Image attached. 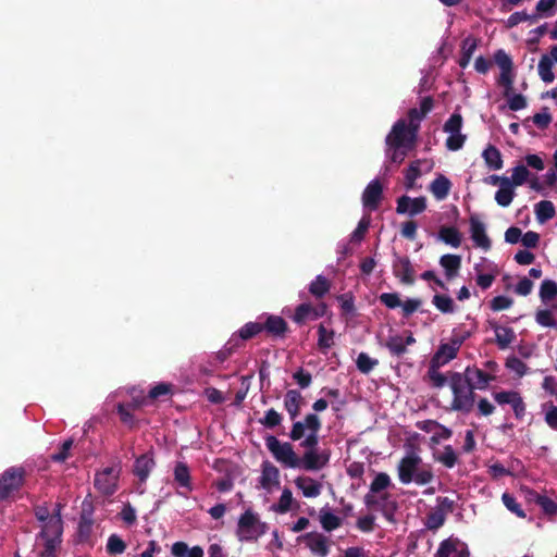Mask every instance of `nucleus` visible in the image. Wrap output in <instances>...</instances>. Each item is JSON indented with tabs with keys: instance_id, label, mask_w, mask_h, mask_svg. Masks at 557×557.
I'll return each instance as SVG.
<instances>
[{
	"instance_id": "nucleus-36",
	"label": "nucleus",
	"mask_w": 557,
	"mask_h": 557,
	"mask_svg": "<svg viewBox=\"0 0 557 557\" xmlns=\"http://www.w3.org/2000/svg\"><path fill=\"white\" fill-rule=\"evenodd\" d=\"M330 282L323 275H318L309 285V292L315 298H323L330 290Z\"/></svg>"
},
{
	"instance_id": "nucleus-53",
	"label": "nucleus",
	"mask_w": 557,
	"mask_h": 557,
	"mask_svg": "<svg viewBox=\"0 0 557 557\" xmlns=\"http://www.w3.org/2000/svg\"><path fill=\"white\" fill-rule=\"evenodd\" d=\"M446 521V518L443 516V513L436 511L435 509H433L432 511H430L428 515H426V521H425V527L429 529V530H437L440 529L442 525H444Z\"/></svg>"
},
{
	"instance_id": "nucleus-20",
	"label": "nucleus",
	"mask_w": 557,
	"mask_h": 557,
	"mask_svg": "<svg viewBox=\"0 0 557 557\" xmlns=\"http://www.w3.org/2000/svg\"><path fill=\"white\" fill-rule=\"evenodd\" d=\"M154 466L156 462L152 454H143L136 458L133 472L138 478L140 483H145Z\"/></svg>"
},
{
	"instance_id": "nucleus-31",
	"label": "nucleus",
	"mask_w": 557,
	"mask_h": 557,
	"mask_svg": "<svg viewBox=\"0 0 557 557\" xmlns=\"http://www.w3.org/2000/svg\"><path fill=\"white\" fill-rule=\"evenodd\" d=\"M485 164L491 170H500L503 168V157L498 148L488 145L482 152Z\"/></svg>"
},
{
	"instance_id": "nucleus-14",
	"label": "nucleus",
	"mask_w": 557,
	"mask_h": 557,
	"mask_svg": "<svg viewBox=\"0 0 557 557\" xmlns=\"http://www.w3.org/2000/svg\"><path fill=\"white\" fill-rule=\"evenodd\" d=\"M174 483L177 485V494L187 497L194 487L191 484V475L188 466L183 461H177L173 471Z\"/></svg>"
},
{
	"instance_id": "nucleus-40",
	"label": "nucleus",
	"mask_w": 557,
	"mask_h": 557,
	"mask_svg": "<svg viewBox=\"0 0 557 557\" xmlns=\"http://www.w3.org/2000/svg\"><path fill=\"white\" fill-rule=\"evenodd\" d=\"M320 523L325 531L331 532L342 525V519L331 511L322 509L320 511Z\"/></svg>"
},
{
	"instance_id": "nucleus-15",
	"label": "nucleus",
	"mask_w": 557,
	"mask_h": 557,
	"mask_svg": "<svg viewBox=\"0 0 557 557\" xmlns=\"http://www.w3.org/2000/svg\"><path fill=\"white\" fill-rule=\"evenodd\" d=\"M321 425V420L315 413H308L302 421L294 422L288 436L292 441H299L304 437L306 430L320 431Z\"/></svg>"
},
{
	"instance_id": "nucleus-3",
	"label": "nucleus",
	"mask_w": 557,
	"mask_h": 557,
	"mask_svg": "<svg viewBox=\"0 0 557 557\" xmlns=\"http://www.w3.org/2000/svg\"><path fill=\"white\" fill-rule=\"evenodd\" d=\"M269 530L267 522L251 508L246 509L237 522L236 535L240 542H257Z\"/></svg>"
},
{
	"instance_id": "nucleus-6",
	"label": "nucleus",
	"mask_w": 557,
	"mask_h": 557,
	"mask_svg": "<svg viewBox=\"0 0 557 557\" xmlns=\"http://www.w3.org/2000/svg\"><path fill=\"white\" fill-rule=\"evenodd\" d=\"M26 471L23 467H10L0 475V500L8 499L18 492L25 483Z\"/></svg>"
},
{
	"instance_id": "nucleus-51",
	"label": "nucleus",
	"mask_w": 557,
	"mask_h": 557,
	"mask_svg": "<svg viewBox=\"0 0 557 557\" xmlns=\"http://www.w3.org/2000/svg\"><path fill=\"white\" fill-rule=\"evenodd\" d=\"M506 368L515 372L519 377L527 374V364L516 356H510L506 359Z\"/></svg>"
},
{
	"instance_id": "nucleus-30",
	"label": "nucleus",
	"mask_w": 557,
	"mask_h": 557,
	"mask_svg": "<svg viewBox=\"0 0 557 557\" xmlns=\"http://www.w3.org/2000/svg\"><path fill=\"white\" fill-rule=\"evenodd\" d=\"M440 264L444 268L448 280L455 277L461 267V257L458 255H444L440 259Z\"/></svg>"
},
{
	"instance_id": "nucleus-16",
	"label": "nucleus",
	"mask_w": 557,
	"mask_h": 557,
	"mask_svg": "<svg viewBox=\"0 0 557 557\" xmlns=\"http://www.w3.org/2000/svg\"><path fill=\"white\" fill-rule=\"evenodd\" d=\"M463 375L473 385L472 387L480 391L486 389L490 383L496 380V375L487 373L475 366H468L463 371Z\"/></svg>"
},
{
	"instance_id": "nucleus-26",
	"label": "nucleus",
	"mask_w": 557,
	"mask_h": 557,
	"mask_svg": "<svg viewBox=\"0 0 557 557\" xmlns=\"http://www.w3.org/2000/svg\"><path fill=\"white\" fill-rule=\"evenodd\" d=\"M296 486L301 490L305 497H317L321 493V484L309 476H299L295 480Z\"/></svg>"
},
{
	"instance_id": "nucleus-49",
	"label": "nucleus",
	"mask_w": 557,
	"mask_h": 557,
	"mask_svg": "<svg viewBox=\"0 0 557 557\" xmlns=\"http://www.w3.org/2000/svg\"><path fill=\"white\" fill-rule=\"evenodd\" d=\"M357 368L361 373L368 374L379 363L376 359H372L368 354L360 352L357 357Z\"/></svg>"
},
{
	"instance_id": "nucleus-46",
	"label": "nucleus",
	"mask_w": 557,
	"mask_h": 557,
	"mask_svg": "<svg viewBox=\"0 0 557 557\" xmlns=\"http://www.w3.org/2000/svg\"><path fill=\"white\" fill-rule=\"evenodd\" d=\"M553 309H541L535 313V321L544 327L557 329V320L553 315Z\"/></svg>"
},
{
	"instance_id": "nucleus-60",
	"label": "nucleus",
	"mask_w": 557,
	"mask_h": 557,
	"mask_svg": "<svg viewBox=\"0 0 557 557\" xmlns=\"http://www.w3.org/2000/svg\"><path fill=\"white\" fill-rule=\"evenodd\" d=\"M535 503L542 508L547 515L557 513V504L549 497L544 495H537Z\"/></svg>"
},
{
	"instance_id": "nucleus-48",
	"label": "nucleus",
	"mask_w": 557,
	"mask_h": 557,
	"mask_svg": "<svg viewBox=\"0 0 557 557\" xmlns=\"http://www.w3.org/2000/svg\"><path fill=\"white\" fill-rule=\"evenodd\" d=\"M126 549L125 542L117 535L111 534L107 542V553L110 555L123 554Z\"/></svg>"
},
{
	"instance_id": "nucleus-39",
	"label": "nucleus",
	"mask_w": 557,
	"mask_h": 557,
	"mask_svg": "<svg viewBox=\"0 0 557 557\" xmlns=\"http://www.w3.org/2000/svg\"><path fill=\"white\" fill-rule=\"evenodd\" d=\"M516 337L513 329L502 326L500 331L495 335V342L498 348L504 350L516 341Z\"/></svg>"
},
{
	"instance_id": "nucleus-57",
	"label": "nucleus",
	"mask_w": 557,
	"mask_h": 557,
	"mask_svg": "<svg viewBox=\"0 0 557 557\" xmlns=\"http://www.w3.org/2000/svg\"><path fill=\"white\" fill-rule=\"evenodd\" d=\"M369 226H370V218L363 216L359 221L356 230L352 232L350 240L351 242H357V243L363 240V238L366 236V233L369 230Z\"/></svg>"
},
{
	"instance_id": "nucleus-23",
	"label": "nucleus",
	"mask_w": 557,
	"mask_h": 557,
	"mask_svg": "<svg viewBox=\"0 0 557 557\" xmlns=\"http://www.w3.org/2000/svg\"><path fill=\"white\" fill-rule=\"evenodd\" d=\"M262 329L273 337H284L288 331L287 322L280 315H269L262 323Z\"/></svg>"
},
{
	"instance_id": "nucleus-35",
	"label": "nucleus",
	"mask_w": 557,
	"mask_h": 557,
	"mask_svg": "<svg viewBox=\"0 0 557 557\" xmlns=\"http://www.w3.org/2000/svg\"><path fill=\"white\" fill-rule=\"evenodd\" d=\"M555 207L549 200H542L535 205V214L540 223H544L555 216Z\"/></svg>"
},
{
	"instance_id": "nucleus-45",
	"label": "nucleus",
	"mask_w": 557,
	"mask_h": 557,
	"mask_svg": "<svg viewBox=\"0 0 557 557\" xmlns=\"http://www.w3.org/2000/svg\"><path fill=\"white\" fill-rule=\"evenodd\" d=\"M263 331L261 322H248L240 327L238 336L242 341H248Z\"/></svg>"
},
{
	"instance_id": "nucleus-13",
	"label": "nucleus",
	"mask_w": 557,
	"mask_h": 557,
	"mask_svg": "<svg viewBox=\"0 0 557 557\" xmlns=\"http://www.w3.org/2000/svg\"><path fill=\"white\" fill-rule=\"evenodd\" d=\"M425 209L426 198L423 196L412 199L409 196L404 195L397 199L396 212L398 214L408 213L410 216H414L425 211Z\"/></svg>"
},
{
	"instance_id": "nucleus-10",
	"label": "nucleus",
	"mask_w": 557,
	"mask_h": 557,
	"mask_svg": "<svg viewBox=\"0 0 557 557\" xmlns=\"http://www.w3.org/2000/svg\"><path fill=\"white\" fill-rule=\"evenodd\" d=\"M298 542H305L313 555L326 557L330 553L329 539L318 532H308L297 537Z\"/></svg>"
},
{
	"instance_id": "nucleus-8",
	"label": "nucleus",
	"mask_w": 557,
	"mask_h": 557,
	"mask_svg": "<svg viewBox=\"0 0 557 557\" xmlns=\"http://www.w3.org/2000/svg\"><path fill=\"white\" fill-rule=\"evenodd\" d=\"M391 494L387 492L377 494H366L364 495V505L369 509H375L381 511L383 517L393 522L394 513L397 509V505L395 502L389 500Z\"/></svg>"
},
{
	"instance_id": "nucleus-61",
	"label": "nucleus",
	"mask_w": 557,
	"mask_h": 557,
	"mask_svg": "<svg viewBox=\"0 0 557 557\" xmlns=\"http://www.w3.org/2000/svg\"><path fill=\"white\" fill-rule=\"evenodd\" d=\"M467 137L461 133L449 134L446 139V148L450 151H457L462 148Z\"/></svg>"
},
{
	"instance_id": "nucleus-17",
	"label": "nucleus",
	"mask_w": 557,
	"mask_h": 557,
	"mask_svg": "<svg viewBox=\"0 0 557 557\" xmlns=\"http://www.w3.org/2000/svg\"><path fill=\"white\" fill-rule=\"evenodd\" d=\"M471 239L476 247L488 251L492 247V242L485 232V225L479 220L476 215H471L469 219Z\"/></svg>"
},
{
	"instance_id": "nucleus-44",
	"label": "nucleus",
	"mask_w": 557,
	"mask_h": 557,
	"mask_svg": "<svg viewBox=\"0 0 557 557\" xmlns=\"http://www.w3.org/2000/svg\"><path fill=\"white\" fill-rule=\"evenodd\" d=\"M385 346L393 356L400 357L407 351L404 338L400 335L389 336Z\"/></svg>"
},
{
	"instance_id": "nucleus-63",
	"label": "nucleus",
	"mask_w": 557,
	"mask_h": 557,
	"mask_svg": "<svg viewBox=\"0 0 557 557\" xmlns=\"http://www.w3.org/2000/svg\"><path fill=\"white\" fill-rule=\"evenodd\" d=\"M73 446V440H66L62 443L58 453L51 455V459L55 462H64L70 456V449Z\"/></svg>"
},
{
	"instance_id": "nucleus-27",
	"label": "nucleus",
	"mask_w": 557,
	"mask_h": 557,
	"mask_svg": "<svg viewBox=\"0 0 557 557\" xmlns=\"http://www.w3.org/2000/svg\"><path fill=\"white\" fill-rule=\"evenodd\" d=\"M540 298L545 305L556 299L552 309L557 312V283L553 280H544L540 287Z\"/></svg>"
},
{
	"instance_id": "nucleus-52",
	"label": "nucleus",
	"mask_w": 557,
	"mask_h": 557,
	"mask_svg": "<svg viewBox=\"0 0 557 557\" xmlns=\"http://www.w3.org/2000/svg\"><path fill=\"white\" fill-rule=\"evenodd\" d=\"M462 116L460 113H453L449 119L445 122L443 131L448 134L460 133L462 127Z\"/></svg>"
},
{
	"instance_id": "nucleus-42",
	"label": "nucleus",
	"mask_w": 557,
	"mask_h": 557,
	"mask_svg": "<svg viewBox=\"0 0 557 557\" xmlns=\"http://www.w3.org/2000/svg\"><path fill=\"white\" fill-rule=\"evenodd\" d=\"M432 304L442 313H453L455 311V304L448 295L436 294L433 296Z\"/></svg>"
},
{
	"instance_id": "nucleus-24",
	"label": "nucleus",
	"mask_w": 557,
	"mask_h": 557,
	"mask_svg": "<svg viewBox=\"0 0 557 557\" xmlns=\"http://www.w3.org/2000/svg\"><path fill=\"white\" fill-rule=\"evenodd\" d=\"M459 349L449 341V343L441 344L430 362L445 366L457 357Z\"/></svg>"
},
{
	"instance_id": "nucleus-33",
	"label": "nucleus",
	"mask_w": 557,
	"mask_h": 557,
	"mask_svg": "<svg viewBox=\"0 0 557 557\" xmlns=\"http://www.w3.org/2000/svg\"><path fill=\"white\" fill-rule=\"evenodd\" d=\"M515 196V186L510 180H505V184L495 193V200L498 206L506 208L511 203Z\"/></svg>"
},
{
	"instance_id": "nucleus-64",
	"label": "nucleus",
	"mask_w": 557,
	"mask_h": 557,
	"mask_svg": "<svg viewBox=\"0 0 557 557\" xmlns=\"http://www.w3.org/2000/svg\"><path fill=\"white\" fill-rule=\"evenodd\" d=\"M380 301L388 309L400 307L401 300L397 293H383L379 297Z\"/></svg>"
},
{
	"instance_id": "nucleus-9",
	"label": "nucleus",
	"mask_w": 557,
	"mask_h": 557,
	"mask_svg": "<svg viewBox=\"0 0 557 557\" xmlns=\"http://www.w3.org/2000/svg\"><path fill=\"white\" fill-rule=\"evenodd\" d=\"M119 470L107 467L95 474L94 486L103 496H111L117 491Z\"/></svg>"
},
{
	"instance_id": "nucleus-54",
	"label": "nucleus",
	"mask_w": 557,
	"mask_h": 557,
	"mask_svg": "<svg viewBox=\"0 0 557 557\" xmlns=\"http://www.w3.org/2000/svg\"><path fill=\"white\" fill-rule=\"evenodd\" d=\"M282 422V416L275 409L271 408L265 411L264 417L260 420V423L268 429H274Z\"/></svg>"
},
{
	"instance_id": "nucleus-22",
	"label": "nucleus",
	"mask_w": 557,
	"mask_h": 557,
	"mask_svg": "<svg viewBox=\"0 0 557 557\" xmlns=\"http://www.w3.org/2000/svg\"><path fill=\"white\" fill-rule=\"evenodd\" d=\"M304 404V397L297 389H288L284 398V407L289 414L292 421H294L301 410Z\"/></svg>"
},
{
	"instance_id": "nucleus-19",
	"label": "nucleus",
	"mask_w": 557,
	"mask_h": 557,
	"mask_svg": "<svg viewBox=\"0 0 557 557\" xmlns=\"http://www.w3.org/2000/svg\"><path fill=\"white\" fill-rule=\"evenodd\" d=\"M461 553L465 554L466 557H469V550L466 545L460 544L457 539L449 537L441 542L435 557H456Z\"/></svg>"
},
{
	"instance_id": "nucleus-11",
	"label": "nucleus",
	"mask_w": 557,
	"mask_h": 557,
	"mask_svg": "<svg viewBox=\"0 0 557 557\" xmlns=\"http://www.w3.org/2000/svg\"><path fill=\"white\" fill-rule=\"evenodd\" d=\"M331 453L325 449L318 451L317 449H308L300 459V467L307 471H317L324 468L330 461Z\"/></svg>"
},
{
	"instance_id": "nucleus-28",
	"label": "nucleus",
	"mask_w": 557,
	"mask_h": 557,
	"mask_svg": "<svg viewBox=\"0 0 557 557\" xmlns=\"http://www.w3.org/2000/svg\"><path fill=\"white\" fill-rule=\"evenodd\" d=\"M451 188V182L443 174H438L430 184V191L437 200L445 199Z\"/></svg>"
},
{
	"instance_id": "nucleus-29",
	"label": "nucleus",
	"mask_w": 557,
	"mask_h": 557,
	"mask_svg": "<svg viewBox=\"0 0 557 557\" xmlns=\"http://www.w3.org/2000/svg\"><path fill=\"white\" fill-rule=\"evenodd\" d=\"M318 320L315 317V312L313 309V305L310 302L299 304L295 308V312L293 315V321L298 325H304L309 321Z\"/></svg>"
},
{
	"instance_id": "nucleus-62",
	"label": "nucleus",
	"mask_w": 557,
	"mask_h": 557,
	"mask_svg": "<svg viewBox=\"0 0 557 557\" xmlns=\"http://www.w3.org/2000/svg\"><path fill=\"white\" fill-rule=\"evenodd\" d=\"M513 300L507 296H496L490 301V308L493 311H502L510 308Z\"/></svg>"
},
{
	"instance_id": "nucleus-2",
	"label": "nucleus",
	"mask_w": 557,
	"mask_h": 557,
	"mask_svg": "<svg viewBox=\"0 0 557 557\" xmlns=\"http://www.w3.org/2000/svg\"><path fill=\"white\" fill-rule=\"evenodd\" d=\"M468 379L460 372H450L449 386L453 393L451 409L469 413L472 411L475 403V387L470 384Z\"/></svg>"
},
{
	"instance_id": "nucleus-32",
	"label": "nucleus",
	"mask_w": 557,
	"mask_h": 557,
	"mask_svg": "<svg viewBox=\"0 0 557 557\" xmlns=\"http://www.w3.org/2000/svg\"><path fill=\"white\" fill-rule=\"evenodd\" d=\"M438 238L454 248L461 245V233L455 226H442L438 231Z\"/></svg>"
},
{
	"instance_id": "nucleus-12",
	"label": "nucleus",
	"mask_w": 557,
	"mask_h": 557,
	"mask_svg": "<svg viewBox=\"0 0 557 557\" xmlns=\"http://www.w3.org/2000/svg\"><path fill=\"white\" fill-rule=\"evenodd\" d=\"M393 273L400 280L403 284L412 285L416 281L414 269L410 259L407 256H398L394 253Z\"/></svg>"
},
{
	"instance_id": "nucleus-47",
	"label": "nucleus",
	"mask_w": 557,
	"mask_h": 557,
	"mask_svg": "<svg viewBox=\"0 0 557 557\" xmlns=\"http://www.w3.org/2000/svg\"><path fill=\"white\" fill-rule=\"evenodd\" d=\"M293 503V494L289 488H284L278 503L273 505V510L278 513H286L290 510Z\"/></svg>"
},
{
	"instance_id": "nucleus-56",
	"label": "nucleus",
	"mask_w": 557,
	"mask_h": 557,
	"mask_svg": "<svg viewBox=\"0 0 557 557\" xmlns=\"http://www.w3.org/2000/svg\"><path fill=\"white\" fill-rule=\"evenodd\" d=\"M530 172L527 166L520 164L513 168L510 182L513 186H521L528 180Z\"/></svg>"
},
{
	"instance_id": "nucleus-37",
	"label": "nucleus",
	"mask_w": 557,
	"mask_h": 557,
	"mask_svg": "<svg viewBox=\"0 0 557 557\" xmlns=\"http://www.w3.org/2000/svg\"><path fill=\"white\" fill-rule=\"evenodd\" d=\"M539 75L544 83H552L555 79L553 72V60L547 54L542 55L539 65Z\"/></svg>"
},
{
	"instance_id": "nucleus-7",
	"label": "nucleus",
	"mask_w": 557,
	"mask_h": 557,
	"mask_svg": "<svg viewBox=\"0 0 557 557\" xmlns=\"http://www.w3.org/2000/svg\"><path fill=\"white\" fill-rule=\"evenodd\" d=\"M494 61L500 69V75L497 79L499 86L505 88L504 97H509L513 86V63L509 54L499 49L494 54Z\"/></svg>"
},
{
	"instance_id": "nucleus-41",
	"label": "nucleus",
	"mask_w": 557,
	"mask_h": 557,
	"mask_svg": "<svg viewBox=\"0 0 557 557\" xmlns=\"http://www.w3.org/2000/svg\"><path fill=\"white\" fill-rule=\"evenodd\" d=\"M442 366L430 362L429 370H428V377L432 383L433 387L442 388L447 383L448 379L445 374L441 373L438 369Z\"/></svg>"
},
{
	"instance_id": "nucleus-38",
	"label": "nucleus",
	"mask_w": 557,
	"mask_h": 557,
	"mask_svg": "<svg viewBox=\"0 0 557 557\" xmlns=\"http://www.w3.org/2000/svg\"><path fill=\"white\" fill-rule=\"evenodd\" d=\"M392 485L391 478L385 472H380L375 475L370 484V490L367 494H380L384 493Z\"/></svg>"
},
{
	"instance_id": "nucleus-1",
	"label": "nucleus",
	"mask_w": 557,
	"mask_h": 557,
	"mask_svg": "<svg viewBox=\"0 0 557 557\" xmlns=\"http://www.w3.org/2000/svg\"><path fill=\"white\" fill-rule=\"evenodd\" d=\"M397 473L403 484L414 482L417 485H426L434 479L432 466L423 463L422 458L413 449L407 451L399 460Z\"/></svg>"
},
{
	"instance_id": "nucleus-34",
	"label": "nucleus",
	"mask_w": 557,
	"mask_h": 557,
	"mask_svg": "<svg viewBox=\"0 0 557 557\" xmlns=\"http://www.w3.org/2000/svg\"><path fill=\"white\" fill-rule=\"evenodd\" d=\"M318 348L322 352H326L334 345V331L327 330L323 323L318 325Z\"/></svg>"
},
{
	"instance_id": "nucleus-4",
	"label": "nucleus",
	"mask_w": 557,
	"mask_h": 557,
	"mask_svg": "<svg viewBox=\"0 0 557 557\" xmlns=\"http://www.w3.org/2000/svg\"><path fill=\"white\" fill-rule=\"evenodd\" d=\"M265 446L275 460L284 467L293 469L300 467V459L294 451L290 443H282L274 435H268L265 437Z\"/></svg>"
},
{
	"instance_id": "nucleus-59",
	"label": "nucleus",
	"mask_w": 557,
	"mask_h": 557,
	"mask_svg": "<svg viewBox=\"0 0 557 557\" xmlns=\"http://www.w3.org/2000/svg\"><path fill=\"white\" fill-rule=\"evenodd\" d=\"M446 518L448 513H451L455 510V500L448 497L438 496L436 498V507L434 508Z\"/></svg>"
},
{
	"instance_id": "nucleus-43",
	"label": "nucleus",
	"mask_w": 557,
	"mask_h": 557,
	"mask_svg": "<svg viewBox=\"0 0 557 557\" xmlns=\"http://www.w3.org/2000/svg\"><path fill=\"white\" fill-rule=\"evenodd\" d=\"M493 397L498 405H509L512 407L522 396L517 391H500L494 393Z\"/></svg>"
},
{
	"instance_id": "nucleus-58",
	"label": "nucleus",
	"mask_w": 557,
	"mask_h": 557,
	"mask_svg": "<svg viewBox=\"0 0 557 557\" xmlns=\"http://www.w3.org/2000/svg\"><path fill=\"white\" fill-rule=\"evenodd\" d=\"M116 411L122 423L131 428L134 426L135 419L133 416V411L129 410V406H125L124 403H119L116 405Z\"/></svg>"
},
{
	"instance_id": "nucleus-18",
	"label": "nucleus",
	"mask_w": 557,
	"mask_h": 557,
	"mask_svg": "<svg viewBox=\"0 0 557 557\" xmlns=\"http://www.w3.org/2000/svg\"><path fill=\"white\" fill-rule=\"evenodd\" d=\"M383 195V186L379 180L371 181L362 194V203L371 211L377 210Z\"/></svg>"
},
{
	"instance_id": "nucleus-55",
	"label": "nucleus",
	"mask_w": 557,
	"mask_h": 557,
	"mask_svg": "<svg viewBox=\"0 0 557 557\" xmlns=\"http://www.w3.org/2000/svg\"><path fill=\"white\" fill-rule=\"evenodd\" d=\"M437 460L446 468H454L457 463V455L450 445L444 447L443 453L437 457Z\"/></svg>"
},
{
	"instance_id": "nucleus-21",
	"label": "nucleus",
	"mask_w": 557,
	"mask_h": 557,
	"mask_svg": "<svg viewBox=\"0 0 557 557\" xmlns=\"http://www.w3.org/2000/svg\"><path fill=\"white\" fill-rule=\"evenodd\" d=\"M60 511V506H58L57 512L49 518L39 533L40 537L59 540L62 534V519Z\"/></svg>"
},
{
	"instance_id": "nucleus-25",
	"label": "nucleus",
	"mask_w": 557,
	"mask_h": 557,
	"mask_svg": "<svg viewBox=\"0 0 557 557\" xmlns=\"http://www.w3.org/2000/svg\"><path fill=\"white\" fill-rule=\"evenodd\" d=\"M280 484V471L278 469L272 465L270 461H264L262 463V473L260 476V485L270 490L274 485Z\"/></svg>"
},
{
	"instance_id": "nucleus-5",
	"label": "nucleus",
	"mask_w": 557,
	"mask_h": 557,
	"mask_svg": "<svg viewBox=\"0 0 557 557\" xmlns=\"http://www.w3.org/2000/svg\"><path fill=\"white\" fill-rule=\"evenodd\" d=\"M418 132L407 125L405 119H399L392 127L389 134L386 136L387 147H405V149H412L417 141Z\"/></svg>"
},
{
	"instance_id": "nucleus-50",
	"label": "nucleus",
	"mask_w": 557,
	"mask_h": 557,
	"mask_svg": "<svg viewBox=\"0 0 557 557\" xmlns=\"http://www.w3.org/2000/svg\"><path fill=\"white\" fill-rule=\"evenodd\" d=\"M502 500L508 510L517 515L519 518H525V512L522 510L521 505L517 502L515 496L509 493H504Z\"/></svg>"
}]
</instances>
